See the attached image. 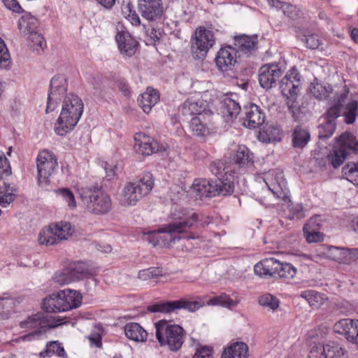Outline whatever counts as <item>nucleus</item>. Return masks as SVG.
I'll list each match as a JSON object with an SVG mask.
<instances>
[{"mask_svg": "<svg viewBox=\"0 0 358 358\" xmlns=\"http://www.w3.org/2000/svg\"><path fill=\"white\" fill-rule=\"evenodd\" d=\"M83 109V102L78 95H66L63 101L61 113L55 124V133L62 136L71 131L80 120Z\"/></svg>", "mask_w": 358, "mask_h": 358, "instance_id": "f257e3e1", "label": "nucleus"}, {"mask_svg": "<svg viewBox=\"0 0 358 358\" xmlns=\"http://www.w3.org/2000/svg\"><path fill=\"white\" fill-rule=\"evenodd\" d=\"M78 194L85 209L91 214L102 215L112 209L111 197L101 187H81Z\"/></svg>", "mask_w": 358, "mask_h": 358, "instance_id": "f03ea898", "label": "nucleus"}, {"mask_svg": "<svg viewBox=\"0 0 358 358\" xmlns=\"http://www.w3.org/2000/svg\"><path fill=\"white\" fill-rule=\"evenodd\" d=\"M154 185L155 179L150 172L144 173L138 180L127 182L122 191L120 204L124 207L135 206L143 196L150 193Z\"/></svg>", "mask_w": 358, "mask_h": 358, "instance_id": "7ed1b4c3", "label": "nucleus"}, {"mask_svg": "<svg viewBox=\"0 0 358 358\" xmlns=\"http://www.w3.org/2000/svg\"><path fill=\"white\" fill-rule=\"evenodd\" d=\"M349 93V88L345 85L341 93H337L329 102V108L326 110L324 117L325 122L318 127V136L320 138H328L331 137L336 127V119L341 115V109Z\"/></svg>", "mask_w": 358, "mask_h": 358, "instance_id": "20e7f679", "label": "nucleus"}, {"mask_svg": "<svg viewBox=\"0 0 358 358\" xmlns=\"http://www.w3.org/2000/svg\"><path fill=\"white\" fill-rule=\"evenodd\" d=\"M179 221H176L170 223L162 229H158V234L167 233L170 236V243H175L181 238L190 240L198 239L199 235L195 232L189 231L192 229L198 222L199 217L195 213H192L191 215L184 220H181L179 217Z\"/></svg>", "mask_w": 358, "mask_h": 358, "instance_id": "39448f33", "label": "nucleus"}, {"mask_svg": "<svg viewBox=\"0 0 358 358\" xmlns=\"http://www.w3.org/2000/svg\"><path fill=\"white\" fill-rule=\"evenodd\" d=\"M185 331L178 324H172L170 321L158 320V343L167 345L172 351L180 350L184 343Z\"/></svg>", "mask_w": 358, "mask_h": 358, "instance_id": "423d86ee", "label": "nucleus"}, {"mask_svg": "<svg viewBox=\"0 0 358 358\" xmlns=\"http://www.w3.org/2000/svg\"><path fill=\"white\" fill-rule=\"evenodd\" d=\"M301 87V76L296 68L293 67L282 78L280 84V90L286 99L289 110L294 113L297 109L296 99Z\"/></svg>", "mask_w": 358, "mask_h": 358, "instance_id": "0eeeda50", "label": "nucleus"}, {"mask_svg": "<svg viewBox=\"0 0 358 358\" xmlns=\"http://www.w3.org/2000/svg\"><path fill=\"white\" fill-rule=\"evenodd\" d=\"M354 151H358V141L351 133L345 132L336 139L333 152L328 155V159L336 169L343 163L347 155Z\"/></svg>", "mask_w": 358, "mask_h": 358, "instance_id": "6e6552de", "label": "nucleus"}, {"mask_svg": "<svg viewBox=\"0 0 358 358\" xmlns=\"http://www.w3.org/2000/svg\"><path fill=\"white\" fill-rule=\"evenodd\" d=\"M215 43L212 31L203 27L196 29L192 38L191 52L195 59H203Z\"/></svg>", "mask_w": 358, "mask_h": 358, "instance_id": "1a4fd4ad", "label": "nucleus"}, {"mask_svg": "<svg viewBox=\"0 0 358 358\" xmlns=\"http://www.w3.org/2000/svg\"><path fill=\"white\" fill-rule=\"evenodd\" d=\"M71 224L67 222L51 224L39 233L38 242L40 244L52 245L57 244L59 241L66 240L72 235Z\"/></svg>", "mask_w": 358, "mask_h": 358, "instance_id": "9d476101", "label": "nucleus"}, {"mask_svg": "<svg viewBox=\"0 0 358 358\" xmlns=\"http://www.w3.org/2000/svg\"><path fill=\"white\" fill-rule=\"evenodd\" d=\"M38 181L41 186L50 182V177L55 171L58 164L57 159L53 152L44 150L39 152L36 159Z\"/></svg>", "mask_w": 358, "mask_h": 358, "instance_id": "9b49d317", "label": "nucleus"}, {"mask_svg": "<svg viewBox=\"0 0 358 358\" xmlns=\"http://www.w3.org/2000/svg\"><path fill=\"white\" fill-rule=\"evenodd\" d=\"M62 320L59 317H54L43 313H37L29 316L20 323L22 329H36L41 330L43 334L48 329H52L62 324Z\"/></svg>", "mask_w": 358, "mask_h": 358, "instance_id": "f8f14e48", "label": "nucleus"}, {"mask_svg": "<svg viewBox=\"0 0 358 358\" xmlns=\"http://www.w3.org/2000/svg\"><path fill=\"white\" fill-rule=\"evenodd\" d=\"M66 92L65 79L59 76H54L50 84V92L48 96L46 113L53 111Z\"/></svg>", "mask_w": 358, "mask_h": 358, "instance_id": "ddd939ff", "label": "nucleus"}, {"mask_svg": "<svg viewBox=\"0 0 358 358\" xmlns=\"http://www.w3.org/2000/svg\"><path fill=\"white\" fill-rule=\"evenodd\" d=\"M237 50L231 45L221 48L215 59L217 69L221 71L231 70L237 63Z\"/></svg>", "mask_w": 358, "mask_h": 358, "instance_id": "4468645a", "label": "nucleus"}, {"mask_svg": "<svg viewBox=\"0 0 358 358\" xmlns=\"http://www.w3.org/2000/svg\"><path fill=\"white\" fill-rule=\"evenodd\" d=\"M266 184L273 194L285 202H290L289 191L287 186V181L282 173H276L273 178L270 175L265 180Z\"/></svg>", "mask_w": 358, "mask_h": 358, "instance_id": "2eb2a0df", "label": "nucleus"}, {"mask_svg": "<svg viewBox=\"0 0 358 358\" xmlns=\"http://www.w3.org/2000/svg\"><path fill=\"white\" fill-rule=\"evenodd\" d=\"M199 308L196 301H188L185 299H180L176 301H158V313L171 314L177 310L185 309L194 312Z\"/></svg>", "mask_w": 358, "mask_h": 358, "instance_id": "dca6fc26", "label": "nucleus"}, {"mask_svg": "<svg viewBox=\"0 0 358 358\" xmlns=\"http://www.w3.org/2000/svg\"><path fill=\"white\" fill-rule=\"evenodd\" d=\"M282 70L278 64H269L262 66L259 73L260 85L264 89H271L282 76Z\"/></svg>", "mask_w": 358, "mask_h": 358, "instance_id": "f3484780", "label": "nucleus"}, {"mask_svg": "<svg viewBox=\"0 0 358 358\" xmlns=\"http://www.w3.org/2000/svg\"><path fill=\"white\" fill-rule=\"evenodd\" d=\"M334 330L343 335L348 341L358 343V320L342 319L335 323Z\"/></svg>", "mask_w": 358, "mask_h": 358, "instance_id": "a211bd4d", "label": "nucleus"}, {"mask_svg": "<svg viewBox=\"0 0 358 358\" xmlns=\"http://www.w3.org/2000/svg\"><path fill=\"white\" fill-rule=\"evenodd\" d=\"M213 113L194 116L190 120L189 128L193 135L204 137L210 134Z\"/></svg>", "mask_w": 358, "mask_h": 358, "instance_id": "6ab92c4d", "label": "nucleus"}, {"mask_svg": "<svg viewBox=\"0 0 358 358\" xmlns=\"http://www.w3.org/2000/svg\"><path fill=\"white\" fill-rule=\"evenodd\" d=\"M245 117L243 118L244 127L256 129L264 122L265 116L260 108L255 103H250L244 107Z\"/></svg>", "mask_w": 358, "mask_h": 358, "instance_id": "aec40b11", "label": "nucleus"}, {"mask_svg": "<svg viewBox=\"0 0 358 358\" xmlns=\"http://www.w3.org/2000/svg\"><path fill=\"white\" fill-rule=\"evenodd\" d=\"M116 41L122 54L127 56H133L137 49L138 42L128 31H118L116 34Z\"/></svg>", "mask_w": 358, "mask_h": 358, "instance_id": "412c9836", "label": "nucleus"}, {"mask_svg": "<svg viewBox=\"0 0 358 358\" xmlns=\"http://www.w3.org/2000/svg\"><path fill=\"white\" fill-rule=\"evenodd\" d=\"M279 260L275 258H266L255 265L254 271L260 277L276 278Z\"/></svg>", "mask_w": 358, "mask_h": 358, "instance_id": "4be33fe9", "label": "nucleus"}, {"mask_svg": "<svg viewBox=\"0 0 358 358\" xmlns=\"http://www.w3.org/2000/svg\"><path fill=\"white\" fill-rule=\"evenodd\" d=\"M181 113L185 116H201L206 113H213L206 108V104L203 100H186L180 108Z\"/></svg>", "mask_w": 358, "mask_h": 358, "instance_id": "5701e85b", "label": "nucleus"}, {"mask_svg": "<svg viewBox=\"0 0 358 358\" xmlns=\"http://www.w3.org/2000/svg\"><path fill=\"white\" fill-rule=\"evenodd\" d=\"M134 149L136 152L143 156H149L155 152L153 138L143 133H137L134 136Z\"/></svg>", "mask_w": 358, "mask_h": 358, "instance_id": "b1692460", "label": "nucleus"}, {"mask_svg": "<svg viewBox=\"0 0 358 358\" xmlns=\"http://www.w3.org/2000/svg\"><path fill=\"white\" fill-rule=\"evenodd\" d=\"M220 111L226 122L236 118L241 112V106L238 102L231 97H225L222 101Z\"/></svg>", "mask_w": 358, "mask_h": 358, "instance_id": "393cba45", "label": "nucleus"}, {"mask_svg": "<svg viewBox=\"0 0 358 358\" xmlns=\"http://www.w3.org/2000/svg\"><path fill=\"white\" fill-rule=\"evenodd\" d=\"M248 346L245 343H233L224 349L221 358H248Z\"/></svg>", "mask_w": 358, "mask_h": 358, "instance_id": "a878e982", "label": "nucleus"}, {"mask_svg": "<svg viewBox=\"0 0 358 358\" xmlns=\"http://www.w3.org/2000/svg\"><path fill=\"white\" fill-rule=\"evenodd\" d=\"M192 189L200 197L215 196L214 182H210L206 179H195L192 185Z\"/></svg>", "mask_w": 358, "mask_h": 358, "instance_id": "bb28decb", "label": "nucleus"}, {"mask_svg": "<svg viewBox=\"0 0 358 358\" xmlns=\"http://www.w3.org/2000/svg\"><path fill=\"white\" fill-rule=\"evenodd\" d=\"M64 305L63 299L59 292L57 294H52L44 299L42 308L47 313L67 311L66 308L62 309Z\"/></svg>", "mask_w": 358, "mask_h": 358, "instance_id": "cd10ccee", "label": "nucleus"}, {"mask_svg": "<svg viewBox=\"0 0 358 358\" xmlns=\"http://www.w3.org/2000/svg\"><path fill=\"white\" fill-rule=\"evenodd\" d=\"M124 334L127 338L136 341H145L148 336L146 331L138 323L130 322L124 326Z\"/></svg>", "mask_w": 358, "mask_h": 358, "instance_id": "c85d7f7f", "label": "nucleus"}, {"mask_svg": "<svg viewBox=\"0 0 358 358\" xmlns=\"http://www.w3.org/2000/svg\"><path fill=\"white\" fill-rule=\"evenodd\" d=\"M38 26V19L28 12H24L18 21V28L24 36L36 31Z\"/></svg>", "mask_w": 358, "mask_h": 358, "instance_id": "c756f323", "label": "nucleus"}, {"mask_svg": "<svg viewBox=\"0 0 358 358\" xmlns=\"http://www.w3.org/2000/svg\"><path fill=\"white\" fill-rule=\"evenodd\" d=\"M17 189L5 182L0 183V206L8 207L17 197Z\"/></svg>", "mask_w": 358, "mask_h": 358, "instance_id": "7c9ffc66", "label": "nucleus"}, {"mask_svg": "<svg viewBox=\"0 0 358 358\" xmlns=\"http://www.w3.org/2000/svg\"><path fill=\"white\" fill-rule=\"evenodd\" d=\"M138 10L145 20L152 22L157 18V0H138Z\"/></svg>", "mask_w": 358, "mask_h": 358, "instance_id": "2f4dec72", "label": "nucleus"}, {"mask_svg": "<svg viewBox=\"0 0 358 358\" xmlns=\"http://www.w3.org/2000/svg\"><path fill=\"white\" fill-rule=\"evenodd\" d=\"M59 293L64 304L62 309L66 308V310H69L76 308L80 305L82 296L79 292L67 289L60 291Z\"/></svg>", "mask_w": 358, "mask_h": 358, "instance_id": "473e14b6", "label": "nucleus"}, {"mask_svg": "<svg viewBox=\"0 0 358 358\" xmlns=\"http://www.w3.org/2000/svg\"><path fill=\"white\" fill-rule=\"evenodd\" d=\"M139 106L145 113H149L157 103V92L155 89L148 87L147 91L141 94L138 99Z\"/></svg>", "mask_w": 358, "mask_h": 358, "instance_id": "72a5a7b5", "label": "nucleus"}, {"mask_svg": "<svg viewBox=\"0 0 358 358\" xmlns=\"http://www.w3.org/2000/svg\"><path fill=\"white\" fill-rule=\"evenodd\" d=\"M343 122L347 124H352L358 117V101L351 100L341 109Z\"/></svg>", "mask_w": 358, "mask_h": 358, "instance_id": "f704fd0d", "label": "nucleus"}, {"mask_svg": "<svg viewBox=\"0 0 358 358\" xmlns=\"http://www.w3.org/2000/svg\"><path fill=\"white\" fill-rule=\"evenodd\" d=\"M233 160L241 166H248L253 163V155L244 145L237 147L233 156Z\"/></svg>", "mask_w": 358, "mask_h": 358, "instance_id": "c9c22d12", "label": "nucleus"}, {"mask_svg": "<svg viewBox=\"0 0 358 358\" xmlns=\"http://www.w3.org/2000/svg\"><path fill=\"white\" fill-rule=\"evenodd\" d=\"M323 352L327 358H348V350L341 345L334 342L323 345Z\"/></svg>", "mask_w": 358, "mask_h": 358, "instance_id": "e433bc0d", "label": "nucleus"}, {"mask_svg": "<svg viewBox=\"0 0 358 358\" xmlns=\"http://www.w3.org/2000/svg\"><path fill=\"white\" fill-rule=\"evenodd\" d=\"M333 89L330 85H323L315 80L309 86L310 94L317 100H325L332 93Z\"/></svg>", "mask_w": 358, "mask_h": 358, "instance_id": "4c0bfd02", "label": "nucleus"}, {"mask_svg": "<svg viewBox=\"0 0 358 358\" xmlns=\"http://www.w3.org/2000/svg\"><path fill=\"white\" fill-rule=\"evenodd\" d=\"M300 296L308 303L310 306L313 308L320 307L326 300L325 295L313 289H308L302 291Z\"/></svg>", "mask_w": 358, "mask_h": 358, "instance_id": "58836bf2", "label": "nucleus"}, {"mask_svg": "<svg viewBox=\"0 0 358 358\" xmlns=\"http://www.w3.org/2000/svg\"><path fill=\"white\" fill-rule=\"evenodd\" d=\"M240 302L238 299H233L228 294L222 293L219 296L212 297L207 302L209 306H222L227 308L236 307Z\"/></svg>", "mask_w": 358, "mask_h": 358, "instance_id": "ea45409f", "label": "nucleus"}, {"mask_svg": "<svg viewBox=\"0 0 358 358\" xmlns=\"http://www.w3.org/2000/svg\"><path fill=\"white\" fill-rule=\"evenodd\" d=\"M310 133L301 126L296 127L292 134V143L294 148H303L309 141Z\"/></svg>", "mask_w": 358, "mask_h": 358, "instance_id": "a19ab883", "label": "nucleus"}, {"mask_svg": "<svg viewBox=\"0 0 358 358\" xmlns=\"http://www.w3.org/2000/svg\"><path fill=\"white\" fill-rule=\"evenodd\" d=\"M69 268L71 270L75 281L87 278L91 275L90 269L83 262H74L69 266Z\"/></svg>", "mask_w": 358, "mask_h": 358, "instance_id": "79ce46f5", "label": "nucleus"}, {"mask_svg": "<svg viewBox=\"0 0 358 358\" xmlns=\"http://www.w3.org/2000/svg\"><path fill=\"white\" fill-rule=\"evenodd\" d=\"M39 355L40 357L43 358L50 357L53 355L64 357L66 355V352L59 341H50L47 343L45 349L41 351Z\"/></svg>", "mask_w": 358, "mask_h": 358, "instance_id": "37998d69", "label": "nucleus"}, {"mask_svg": "<svg viewBox=\"0 0 358 358\" xmlns=\"http://www.w3.org/2000/svg\"><path fill=\"white\" fill-rule=\"evenodd\" d=\"M234 184L233 181L227 179L217 178L214 181L215 196L217 194L229 195L234 192Z\"/></svg>", "mask_w": 358, "mask_h": 358, "instance_id": "c03bdc74", "label": "nucleus"}, {"mask_svg": "<svg viewBox=\"0 0 358 358\" xmlns=\"http://www.w3.org/2000/svg\"><path fill=\"white\" fill-rule=\"evenodd\" d=\"M297 273V269L290 263L279 261L276 278L282 279H292Z\"/></svg>", "mask_w": 358, "mask_h": 358, "instance_id": "a18cd8bd", "label": "nucleus"}, {"mask_svg": "<svg viewBox=\"0 0 358 358\" xmlns=\"http://www.w3.org/2000/svg\"><path fill=\"white\" fill-rule=\"evenodd\" d=\"M342 173L349 182L358 185V162H349L345 164L342 169Z\"/></svg>", "mask_w": 358, "mask_h": 358, "instance_id": "49530a36", "label": "nucleus"}, {"mask_svg": "<svg viewBox=\"0 0 358 358\" xmlns=\"http://www.w3.org/2000/svg\"><path fill=\"white\" fill-rule=\"evenodd\" d=\"M257 44V38L248 36H241L236 37L235 45L243 52H249L255 48Z\"/></svg>", "mask_w": 358, "mask_h": 358, "instance_id": "de8ad7c7", "label": "nucleus"}, {"mask_svg": "<svg viewBox=\"0 0 358 358\" xmlns=\"http://www.w3.org/2000/svg\"><path fill=\"white\" fill-rule=\"evenodd\" d=\"M349 251L344 248L331 246L328 250V256L334 261L345 263L348 260Z\"/></svg>", "mask_w": 358, "mask_h": 358, "instance_id": "09e8293b", "label": "nucleus"}, {"mask_svg": "<svg viewBox=\"0 0 358 358\" xmlns=\"http://www.w3.org/2000/svg\"><path fill=\"white\" fill-rule=\"evenodd\" d=\"M29 45L36 50H43L46 47V42L43 36L37 31L27 35Z\"/></svg>", "mask_w": 358, "mask_h": 358, "instance_id": "8fccbe9b", "label": "nucleus"}, {"mask_svg": "<svg viewBox=\"0 0 358 358\" xmlns=\"http://www.w3.org/2000/svg\"><path fill=\"white\" fill-rule=\"evenodd\" d=\"M56 194L67 203L69 208L74 210L77 207L75 196L73 192L69 188H59L55 191Z\"/></svg>", "mask_w": 358, "mask_h": 358, "instance_id": "3c124183", "label": "nucleus"}, {"mask_svg": "<svg viewBox=\"0 0 358 358\" xmlns=\"http://www.w3.org/2000/svg\"><path fill=\"white\" fill-rule=\"evenodd\" d=\"M267 1L271 7L282 10L285 15L289 17H293L292 13L295 11V7L292 5L280 0H267Z\"/></svg>", "mask_w": 358, "mask_h": 358, "instance_id": "603ef678", "label": "nucleus"}, {"mask_svg": "<svg viewBox=\"0 0 358 358\" xmlns=\"http://www.w3.org/2000/svg\"><path fill=\"white\" fill-rule=\"evenodd\" d=\"M11 64L10 55L4 41L0 38V68L8 69Z\"/></svg>", "mask_w": 358, "mask_h": 358, "instance_id": "864d4df0", "label": "nucleus"}, {"mask_svg": "<svg viewBox=\"0 0 358 358\" xmlns=\"http://www.w3.org/2000/svg\"><path fill=\"white\" fill-rule=\"evenodd\" d=\"M259 303L262 306L275 310L279 307L280 301L271 294H265L259 298Z\"/></svg>", "mask_w": 358, "mask_h": 358, "instance_id": "5fc2aeb1", "label": "nucleus"}, {"mask_svg": "<svg viewBox=\"0 0 358 358\" xmlns=\"http://www.w3.org/2000/svg\"><path fill=\"white\" fill-rule=\"evenodd\" d=\"M53 279L60 285L69 284L75 281L69 267L63 269L60 272L56 273L53 277Z\"/></svg>", "mask_w": 358, "mask_h": 358, "instance_id": "6e6d98bb", "label": "nucleus"}, {"mask_svg": "<svg viewBox=\"0 0 358 358\" xmlns=\"http://www.w3.org/2000/svg\"><path fill=\"white\" fill-rule=\"evenodd\" d=\"M11 167L9 161L3 152L0 151V183L4 182L3 178L11 174Z\"/></svg>", "mask_w": 358, "mask_h": 358, "instance_id": "4d7b16f0", "label": "nucleus"}, {"mask_svg": "<svg viewBox=\"0 0 358 358\" xmlns=\"http://www.w3.org/2000/svg\"><path fill=\"white\" fill-rule=\"evenodd\" d=\"M303 235L308 243H320L324 240V234L320 231L303 230Z\"/></svg>", "mask_w": 358, "mask_h": 358, "instance_id": "13d9d810", "label": "nucleus"}, {"mask_svg": "<svg viewBox=\"0 0 358 358\" xmlns=\"http://www.w3.org/2000/svg\"><path fill=\"white\" fill-rule=\"evenodd\" d=\"M265 133L267 135V141L268 142L279 141L281 140L282 132L278 127L269 126L266 129Z\"/></svg>", "mask_w": 358, "mask_h": 358, "instance_id": "bf43d9fd", "label": "nucleus"}, {"mask_svg": "<svg viewBox=\"0 0 358 358\" xmlns=\"http://www.w3.org/2000/svg\"><path fill=\"white\" fill-rule=\"evenodd\" d=\"M320 229L321 219L318 215L310 217L303 227V230L310 231H320Z\"/></svg>", "mask_w": 358, "mask_h": 358, "instance_id": "052dcab7", "label": "nucleus"}, {"mask_svg": "<svg viewBox=\"0 0 358 358\" xmlns=\"http://www.w3.org/2000/svg\"><path fill=\"white\" fill-rule=\"evenodd\" d=\"M213 347L209 345L201 346L196 349L192 358H213Z\"/></svg>", "mask_w": 358, "mask_h": 358, "instance_id": "680f3d73", "label": "nucleus"}, {"mask_svg": "<svg viewBox=\"0 0 358 358\" xmlns=\"http://www.w3.org/2000/svg\"><path fill=\"white\" fill-rule=\"evenodd\" d=\"M143 240L152 245V247L157 245V231L156 230H147L143 229L142 231Z\"/></svg>", "mask_w": 358, "mask_h": 358, "instance_id": "e2e57ef3", "label": "nucleus"}, {"mask_svg": "<svg viewBox=\"0 0 358 358\" xmlns=\"http://www.w3.org/2000/svg\"><path fill=\"white\" fill-rule=\"evenodd\" d=\"M290 219L301 220L305 217L304 209L302 205L296 204L290 209Z\"/></svg>", "mask_w": 358, "mask_h": 358, "instance_id": "0e129e2a", "label": "nucleus"}, {"mask_svg": "<svg viewBox=\"0 0 358 358\" xmlns=\"http://www.w3.org/2000/svg\"><path fill=\"white\" fill-rule=\"evenodd\" d=\"M306 45L310 49H317L320 45L319 36L316 34H310L306 37Z\"/></svg>", "mask_w": 358, "mask_h": 358, "instance_id": "69168bd1", "label": "nucleus"}, {"mask_svg": "<svg viewBox=\"0 0 358 358\" xmlns=\"http://www.w3.org/2000/svg\"><path fill=\"white\" fill-rule=\"evenodd\" d=\"M157 276V268L150 267L139 271L138 278L143 280H148Z\"/></svg>", "mask_w": 358, "mask_h": 358, "instance_id": "338daca9", "label": "nucleus"}, {"mask_svg": "<svg viewBox=\"0 0 358 358\" xmlns=\"http://www.w3.org/2000/svg\"><path fill=\"white\" fill-rule=\"evenodd\" d=\"M308 358H327L326 355L323 352V345L313 346L309 352Z\"/></svg>", "mask_w": 358, "mask_h": 358, "instance_id": "774afa93", "label": "nucleus"}]
</instances>
